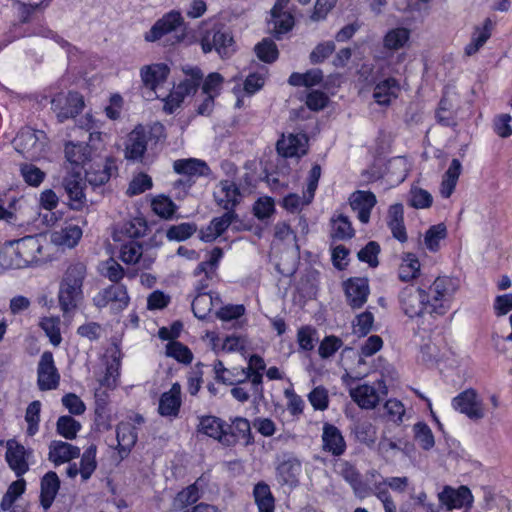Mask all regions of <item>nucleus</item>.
Masks as SVG:
<instances>
[{"instance_id":"obj_1","label":"nucleus","mask_w":512,"mask_h":512,"mask_svg":"<svg viewBox=\"0 0 512 512\" xmlns=\"http://www.w3.org/2000/svg\"><path fill=\"white\" fill-rule=\"evenodd\" d=\"M458 281L450 277H438L424 290L415 285H408L399 294L403 312L410 318L445 315L451 308L452 299L458 290Z\"/></svg>"},{"instance_id":"obj_2","label":"nucleus","mask_w":512,"mask_h":512,"mask_svg":"<svg viewBox=\"0 0 512 512\" xmlns=\"http://www.w3.org/2000/svg\"><path fill=\"white\" fill-rule=\"evenodd\" d=\"M86 277V266L75 262L68 266L63 274L58 299L64 314L74 311L83 300V282Z\"/></svg>"},{"instance_id":"obj_3","label":"nucleus","mask_w":512,"mask_h":512,"mask_svg":"<svg viewBox=\"0 0 512 512\" xmlns=\"http://www.w3.org/2000/svg\"><path fill=\"white\" fill-rule=\"evenodd\" d=\"M18 153L29 160H37L43 156L48 146V138L42 130L30 127L22 128L13 140Z\"/></svg>"},{"instance_id":"obj_4","label":"nucleus","mask_w":512,"mask_h":512,"mask_svg":"<svg viewBox=\"0 0 512 512\" xmlns=\"http://www.w3.org/2000/svg\"><path fill=\"white\" fill-rule=\"evenodd\" d=\"M183 71L190 78L180 82L165 98L164 110L168 113H173L186 96L194 94L202 81L203 74L198 67L184 68Z\"/></svg>"},{"instance_id":"obj_5","label":"nucleus","mask_w":512,"mask_h":512,"mask_svg":"<svg viewBox=\"0 0 512 512\" xmlns=\"http://www.w3.org/2000/svg\"><path fill=\"white\" fill-rule=\"evenodd\" d=\"M350 397L362 409H374L380 402L381 397L387 395V387L382 380L372 385L362 384L350 389Z\"/></svg>"},{"instance_id":"obj_6","label":"nucleus","mask_w":512,"mask_h":512,"mask_svg":"<svg viewBox=\"0 0 512 512\" xmlns=\"http://www.w3.org/2000/svg\"><path fill=\"white\" fill-rule=\"evenodd\" d=\"M129 301L128 292L123 285H110L93 298V302L98 308L109 307L113 313L124 310Z\"/></svg>"},{"instance_id":"obj_7","label":"nucleus","mask_w":512,"mask_h":512,"mask_svg":"<svg viewBox=\"0 0 512 512\" xmlns=\"http://www.w3.org/2000/svg\"><path fill=\"white\" fill-rule=\"evenodd\" d=\"M52 109L60 122L75 117L84 107L83 97L77 92L58 94L51 101Z\"/></svg>"},{"instance_id":"obj_8","label":"nucleus","mask_w":512,"mask_h":512,"mask_svg":"<svg viewBox=\"0 0 512 512\" xmlns=\"http://www.w3.org/2000/svg\"><path fill=\"white\" fill-rule=\"evenodd\" d=\"M161 129V125H155L151 130H146L143 126H137L128 136L125 157L129 160H141L147 150L152 131H160Z\"/></svg>"},{"instance_id":"obj_9","label":"nucleus","mask_w":512,"mask_h":512,"mask_svg":"<svg viewBox=\"0 0 512 512\" xmlns=\"http://www.w3.org/2000/svg\"><path fill=\"white\" fill-rule=\"evenodd\" d=\"M233 38L228 32L218 29H211L205 33L201 39V47L204 53H209L213 49L222 57H229L233 49Z\"/></svg>"},{"instance_id":"obj_10","label":"nucleus","mask_w":512,"mask_h":512,"mask_svg":"<svg viewBox=\"0 0 512 512\" xmlns=\"http://www.w3.org/2000/svg\"><path fill=\"white\" fill-rule=\"evenodd\" d=\"M60 375L54 364L53 354L49 351L41 355L37 369V384L41 391L56 389Z\"/></svg>"},{"instance_id":"obj_11","label":"nucleus","mask_w":512,"mask_h":512,"mask_svg":"<svg viewBox=\"0 0 512 512\" xmlns=\"http://www.w3.org/2000/svg\"><path fill=\"white\" fill-rule=\"evenodd\" d=\"M452 405L471 420H480L485 416L482 401L473 389H467L456 396Z\"/></svg>"},{"instance_id":"obj_12","label":"nucleus","mask_w":512,"mask_h":512,"mask_svg":"<svg viewBox=\"0 0 512 512\" xmlns=\"http://www.w3.org/2000/svg\"><path fill=\"white\" fill-rule=\"evenodd\" d=\"M13 241L19 258L18 261L24 262V268L39 262L42 255L39 236H26Z\"/></svg>"},{"instance_id":"obj_13","label":"nucleus","mask_w":512,"mask_h":512,"mask_svg":"<svg viewBox=\"0 0 512 512\" xmlns=\"http://www.w3.org/2000/svg\"><path fill=\"white\" fill-rule=\"evenodd\" d=\"M438 499L447 510L461 507L470 508L473 503V495L467 486H460L457 489L445 486L438 494Z\"/></svg>"},{"instance_id":"obj_14","label":"nucleus","mask_w":512,"mask_h":512,"mask_svg":"<svg viewBox=\"0 0 512 512\" xmlns=\"http://www.w3.org/2000/svg\"><path fill=\"white\" fill-rule=\"evenodd\" d=\"M214 198L223 209L234 211V208L241 202L242 194L234 181L225 179L216 186Z\"/></svg>"},{"instance_id":"obj_15","label":"nucleus","mask_w":512,"mask_h":512,"mask_svg":"<svg viewBox=\"0 0 512 512\" xmlns=\"http://www.w3.org/2000/svg\"><path fill=\"white\" fill-rule=\"evenodd\" d=\"M182 25L183 17L181 13L174 10L170 11L156 21L151 29L145 33L144 38L148 42H155Z\"/></svg>"},{"instance_id":"obj_16","label":"nucleus","mask_w":512,"mask_h":512,"mask_svg":"<svg viewBox=\"0 0 512 512\" xmlns=\"http://www.w3.org/2000/svg\"><path fill=\"white\" fill-rule=\"evenodd\" d=\"M223 256V251L215 247L209 254L206 261H202L194 271L196 277H200L196 284V290L200 293L209 286L210 280L215 276L219 261Z\"/></svg>"},{"instance_id":"obj_17","label":"nucleus","mask_w":512,"mask_h":512,"mask_svg":"<svg viewBox=\"0 0 512 512\" xmlns=\"http://www.w3.org/2000/svg\"><path fill=\"white\" fill-rule=\"evenodd\" d=\"M62 185L69 197L71 208L75 210L81 209L86 201L83 192L85 184L81 176V171H72L71 174L65 176Z\"/></svg>"},{"instance_id":"obj_18","label":"nucleus","mask_w":512,"mask_h":512,"mask_svg":"<svg viewBox=\"0 0 512 512\" xmlns=\"http://www.w3.org/2000/svg\"><path fill=\"white\" fill-rule=\"evenodd\" d=\"M345 294L348 304L353 309L361 308L369 295V284L367 278H351L345 283Z\"/></svg>"},{"instance_id":"obj_19","label":"nucleus","mask_w":512,"mask_h":512,"mask_svg":"<svg viewBox=\"0 0 512 512\" xmlns=\"http://www.w3.org/2000/svg\"><path fill=\"white\" fill-rule=\"evenodd\" d=\"M349 203L360 222L366 224L369 222L371 210L376 205V196L370 191L358 190L349 197Z\"/></svg>"},{"instance_id":"obj_20","label":"nucleus","mask_w":512,"mask_h":512,"mask_svg":"<svg viewBox=\"0 0 512 512\" xmlns=\"http://www.w3.org/2000/svg\"><path fill=\"white\" fill-rule=\"evenodd\" d=\"M29 452L26 451L23 445L19 444L15 440H9L7 442L6 460L9 467L16 473L17 476L25 474L28 469L27 459Z\"/></svg>"},{"instance_id":"obj_21","label":"nucleus","mask_w":512,"mask_h":512,"mask_svg":"<svg viewBox=\"0 0 512 512\" xmlns=\"http://www.w3.org/2000/svg\"><path fill=\"white\" fill-rule=\"evenodd\" d=\"M169 72V67L166 64L156 63L142 67L140 75L143 85L159 98L156 88L166 81Z\"/></svg>"},{"instance_id":"obj_22","label":"nucleus","mask_w":512,"mask_h":512,"mask_svg":"<svg viewBox=\"0 0 512 512\" xmlns=\"http://www.w3.org/2000/svg\"><path fill=\"white\" fill-rule=\"evenodd\" d=\"M181 386L174 383L159 399L158 412L163 417H177L181 407Z\"/></svg>"},{"instance_id":"obj_23","label":"nucleus","mask_w":512,"mask_h":512,"mask_svg":"<svg viewBox=\"0 0 512 512\" xmlns=\"http://www.w3.org/2000/svg\"><path fill=\"white\" fill-rule=\"evenodd\" d=\"M117 173L115 160L107 158L102 164L91 166L86 170V181L94 186H101Z\"/></svg>"},{"instance_id":"obj_24","label":"nucleus","mask_w":512,"mask_h":512,"mask_svg":"<svg viewBox=\"0 0 512 512\" xmlns=\"http://www.w3.org/2000/svg\"><path fill=\"white\" fill-rule=\"evenodd\" d=\"M307 138L304 134H289L277 142V151L284 157H294L304 155L306 153L305 145Z\"/></svg>"},{"instance_id":"obj_25","label":"nucleus","mask_w":512,"mask_h":512,"mask_svg":"<svg viewBox=\"0 0 512 512\" xmlns=\"http://www.w3.org/2000/svg\"><path fill=\"white\" fill-rule=\"evenodd\" d=\"M80 449L63 441H52L49 445L48 459L56 466L70 462L79 457Z\"/></svg>"},{"instance_id":"obj_26","label":"nucleus","mask_w":512,"mask_h":512,"mask_svg":"<svg viewBox=\"0 0 512 512\" xmlns=\"http://www.w3.org/2000/svg\"><path fill=\"white\" fill-rule=\"evenodd\" d=\"M177 174L192 177L208 176L211 172L207 163L197 158L178 159L173 163Z\"/></svg>"},{"instance_id":"obj_27","label":"nucleus","mask_w":512,"mask_h":512,"mask_svg":"<svg viewBox=\"0 0 512 512\" xmlns=\"http://www.w3.org/2000/svg\"><path fill=\"white\" fill-rule=\"evenodd\" d=\"M198 431L222 443H231L229 434L225 431L223 423L219 418L214 416L202 417L198 425Z\"/></svg>"},{"instance_id":"obj_28","label":"nucleus","mask_w":512,"mask_h":512,"mask_svg":"<svg viewBox=\"0 0 512 512\" xmlns=\"http://www.w3.org/2000/svg\"><path fill=\"white\" fill-rule=\"evenodd\" d=\"M323 448L335 456H340L345 451V441L341 432L333 425L326 424L323 428Z\"/></svg>"},{"instance_id":"obj_29","label":"nucleus","mask_w":512,"mask_h":512,"mask_svg":"<svg viewBox=\"0 0 512 512\" xmlns=\"http://www.w3.org/2000/svg\"><path fill=\"white\" fill-rule=\"evenodd\" d=\"M59 488L60 480L57 474L53 471L46 473L41 480L40 495V502L45 510L51 507Z\"/></svg>"},{"instance_id":"obj_30","label":"nucleus","mask_w":512,"mask_h":512,"mask_svg":"<svg viewBox=\"0 0 512 512\" xmlns=\"http://www.w3.org/2000/svg\"><path fill=\"white\" fill-rule=\"evenodd\" d=\"M493 23L490 18H486L482 26H476L472 33L471 41L465 47V54L472 56L476 54L481 47L491 37Z\"/></svg>"},{"instance_id":"obj_31","label":"nucleus","mask_w":512,"mask_h":512,"mask_svg":"<svg viewBox=\"0 0 512 512\" xmlns=\"http://www.w3.org/2000/svg\"><path fill=\"white\" fill-rule=\"evenodd\" d=\"M400 85L394 78H387L376 84L373 92L375 101L380 105H388L392 99L397 98Z\"/></svg>"},{"instance_id":"obj_32","label":"nucleus","mask_w":512,"mask_h":512,"mask_svg":"<svg viewBox=\"0 0 512 512\" xmlns=\"http://www.w3.org/2000/svg\"><path fill=\"white\" fill-rule=\"evenodd\" d=\"M236 214L234 211L226 210L221 217L214 218L205 232H202L201 239L204 241H212L219 237L235 220Z\"/></svg>"},{"instance_id":"obj_33","label":"nucleus","mask_w":512,"mask_h":512,"mask_svg":"<svg viewBox=\"0 0 512 512\" xmlns=\"http://www.w3.org/2000/svg\"><path fill=\"white\" fill-rule=\"evenodd\" d=\"M65 157L72 171H81L82 165L90 157V151L87 145L68 143L65 146Z\"/></svg>"},{"instance_id":"obj_34","label":"nucleus","mask_w":512,"mask_h":512,"mask_svg":"<svg viewBox=\"0 0 512 512\" xmlns=\"http://www.w3.org/2000/svg\"><path fill=\"white\" fill-rule=\"evenodd\" d=\"M82 237V230L78 225L67 224L52 234V241L57 245L74 247Z\"/></svg>"},{"instance_id":"obj_35","label":"nucleus","mask_w":512,"mask_h":512,"mask_svg":"<svg viewBox=\"0 0 512 512\" xmlns=\"http://www.w3.org/2000/svg\"><path fill=\"white\" fill-rule=\"evenodd\" d=\"M461 171V162L458 159H453L441 182L440 194L442 197L449 198L454 192Z\"/></svg>"},{"instance_id":"obj_36","label":"nucleus","mask_w":512,"mask_h":512,"mask_svg":"<svg viewBox=\"0 0 512 512\" xmlns=\"http://www.w3.org/2000/svg\"><path fill=\"white\" fill-rule=\"evenodd\" d=\"M119 453L127 455L137 441L135 427L129 423H120L116 429Z\"/></svg>"},{"instance_id":"obj_37","label":"nucleus","mask_w":512,"mask_h":512,"mask_svg":"<svg viewBox=\"0 0 512 512\" xmlns=\"http://www.w3.org/2000/svg\"><path fill=\"white\" fill-rule=\"evenodd\" d=\"M410 38V30L399 27L389 30L383 39V46L387 50L395 51L403 48Z\"/></svg>"},{"instance_id":"obj_38","label":"nucleus","mask_w":512,"mask_h":512,"mask_svg":"<svg viewBox=\"0 0 512 512\" xmlns=\"http://www.w3.org/2000/svg\"><path fill=\"white\" fill-rule=\"evenodd\" d=\"M253 495L259 512H274V497L266 483H257L254 487Z\"/></svg>"},{"instance_id":"obj_39","label":"nucleus","mask_w":512,"mask_h":512,"mask_svg":"<svg viewBox=\"0 0 512 512\" xmlns=\"http://www.w3.org/2000/svg\"><path fill=\"white\" fill-rule=\"evenodd\" d=\"M420 271V263L414 254L407 253L402 258V263L399 266V278L402 281L408 282L416 278Z\"/></svg>"},{"instance_id":"obj_40","label":"nucleus","mask_w":512,"mask_h":512,"mask_svg":"<svg viewBox=\"0 0 512 512\" xmlns=\"http://www.w3.org/2000/svg\"><path fill=\"white\" fill-rule=\"evenodd\" d=\"M300 465L292 462H283L277 468V479L282 485L290 487L298 483Z\"/></svg>"},{"instance_id":"obj_41","label":"nucleus","mask_w":512,"mask_h":512,"mask_svg":"<svg viewBox=\"0 0 512 512\" xmlns=\"http://www.w3.org/2000/svg\"><path fill=\"white\" fill-rule=\"evenodd\" d=\"M18 259L14 241L5 243L0 250V266L5 269L24 268V262L18 261Z\"/></svg>"},{"instance_id":"obj_42","label":"nucleus","mask_w":512,"mask_h":512,"mask_svg":"<svg viewBox=\"0 0 512 512\" xmlns=\"http://www.w3.org/2000/svg\"><path fill=\"white\" fill-rule=\"evenodd\" d=\"M20 174L24 182L32 187L40 186L46 177L44 171L31 163H22L20 165Z\"/></svg>"},{"instance_id":"obj_43","label":"nucleus","mask_w":512,"mask_h":512,"mask_svg":"<svg viewBox=\"0 0 512 512\" xmlns=\"http://www.w3.org/2000/svg\"><path fill=\"white\" fill-rule=\"evenodd\" d=\"M408 203L416 209L429 208L433 203V197L430 192L418 186H412L409 191Z\"/></svg>"},{"instance_id":"obj_44","label":"nucleus","mask_w":512,"mask_h":512,"mask_svg":"<svg viewBox=\"0 0 512 512\" xmlns=\"http://www.w3.org/2000/svg\"><path fill=\"white\" fill-rule=\"evenodd\" d=\"M273 24V30L277 35L288 32L294 24L293 16L284 11L271 10V21Z\"/></svg>"},{"instance_id":"obj_45","label":"nucleus","mask_w":512,"mask_h":512,"mask_svg":"<svg viewBox=\"0 0 512 512\" xmlns=\"http://www.w3.org/2000/svg\"><path fill=\"white\" fill-rule=\"evenodd\" d=\"M198 481L199 480H197L194 484L189 485L187 488L183 489L177 494L174 500L175 508L182 509L196 503L199 500L200 492L198 488Z\"/></svg>"},{"instance_id":"obj_46","label":"nucleus","mask_w":512,"mask_h":512,"mask_svg":"<svg viewBox=\"0 0 512 512\" xmlns=\"http://www.w3.org/2000/svg\"><path fill=\"white\" fill-rule=\"evenodd\" d=\"M213 305L211 294L200 292L192 302V310L197 318L204 319L212 311Z\"/></svg>"},{"instance_id":"obj_47","label":"nucleus","mask_w":512,"mask_h":512,"mask_svg":"<svg viewBox=\"0 0 512 512\" xmlns=\"http://www.w3.org/2000/svg\"><path fill=\"white\" fill-rule=\"evenodd\" d=\"M57 432L66 439L72 440L81 429V424L73 417L65 415L57 420Z\"/></svg>"},{"instance_id":"obj_48","label":"nucleus","mask_w":512,"mask_h":512,"mask_svg":"<svg viewBox=\"0 0 512 512\" xmlns=\"http://www.w3.org/2000/svg\"><path fill=\"white\" fill-rule=\"evenodd\" d=\"M96 463V446H89L83 453L80 461V474L83 480H88L95 471Z\"/></svg>"},{"instance_id":"obj_49","label":"nucleus","mask_w":512,"mask_h":512,"mask_svg":"<svg viewBox=\"0 0 512 512\" xmlns=\"http://www.w3.org/2000/svg\"><path fill=\"white\" fill-rule=\"evenodd\" d=\"M166 354L169 357L176 359L178 362L189 364L193 359V354L190 349L184 344L177 341H170L166 345Z\"/></svg>"},{"instance_id":"obj_50","label":"nucleus","mask_w":512,"mask_h":512,"mask_svg":"<svg viewBox=\"0 0 512 512\" xmlns=\"http://www.w3.org/2000/svg\"><path fill=\"white\" fill-rule=\"evenodd\" d=\"M447 235L446 226L443 223L431 226L425 233L424 242L430 251H437L439 242Z\"/></svg>"},{"instance_id":"obj_51","label":"nucleus","mask_w":512,"mask_h":512,"mask_svg":"<svg viewBox=\"0 0 512 512\" xmlns=\"http://www.w3.org/2000/svg\"><path fill=\"white\" fill-rule=\"evenodd\" d=\"M25 490V481L24 480H17L14 481L7 489L6 493L4 494L1 503H0V509L2 511L9 510L16 499L23 494Z\"/></svg>"},{"instance_id":"obj_52","label":"nucleus","mask_w":512,"mask_h":512,"mask_svg":"<svg viewBox=\"0 0 512 512\" xmlns=\"http://www.w3.org/2000/svg\"><path fill=\"white\" fill-rule=\"evenodd\" d=\"M142 246L135 240H129L124 243L120 250V257L127 264H136L142 257Z\"/></svg>"},{"instance_id":"obj_53","label":"nucleus","mask_w":512,"mask_h":512,"mask_svg":"<svg viewBox=\"0 0 512 512\" xmlns=\"http://www.w3.org/2000/svg\"><path fill=\"white\" fill-rule=\"evenodd\" d=\"M332 237L335 239L343 240L351 238L354 235V229L348 217L340 214L332 223Z\"/></svg>"},{"instance_id":"obj_54","label":"nucleus","mask_w":512,"mask_h":512,"mask_svg":"<svg viewBox=\"0 0 512 512\" xmlns=\"http://www.w3.org/2000/svg\"><path fill=\"white\" fill-rule=\"evenodd\" d=\"M255 52L258 58L264 62L271 63L278 58V49L273 40L263 39L255 46Z\"/></svg>"},{"instance_id":"obj_55","label":"nucleus","mask_w":512,"mask_h":512,"mask_svg":"<svg viewBox=\"0 0 512 512\" xmlns=\"http://www.w3.org/2000/svg\"><path fill=\"white\" fill-rule=\"evenodd\" d=\"M197 230V227L193 223H181L179 225L171 226L166 236L169 240L184 241L191 237Z\"/></svg>"},{"instance_id":"obj_56","label":"nucleus","mask_w":512,"mask_h":512,"mask_svg":"<svg viewBox=\"0 0 512 512\" xmlns=\"http://www.w3.org/2000/svg\"><path fill=\"white\" fill-rule=\"evenodd\" d=\"M414 433L416 441L423 449L429 450L434 446V436L431 429L425 423H416L414 425Z\"/></svg>"},{"instance_id":"obj_57","label":"nucleus","mask_w":512,"mask_h":512,"mask_svg":"<svg viewBox=\"0 0 512 512\" xmlns=\"http://www.w3.org/2000/svg\"><path fill=\"white\" fill-rule=\"evenodd\" d=\"M153 211L162 218H170L175 210L176 205L166 196H158L152 201Z\"/></svg>"},{"instance_id":"obj_58","label":"nucleus","mask_w":512,"mask_h":512,"mask_svg":"<svg viewBox=\"0 0 512 512\" xmlns=\"http://www.w3.org/2000/svg\"><path fill=\"white\" fill-rule=\"evenodd\" d=\"M40 407L41 404L39 401H33L28 405L26 409L25 420L28 423L27 433L30 436H33L38 430V423L40 420Z\"/></svg>"},{"instance_id":"obj_59","label":"nucleus","mask_w":512,"mask_h":512,"mask_svg":"<svg viewBox=\"0 0 512 512\" xmlns=\"http://www.w3.org/2000/svg\"><path fill=\"white\" fill-rule=\"evenodd\" d=\"M147 224L142 218H134L133 220L124 224L122 232L130 238V240H134L136 238L142 237L146 234Z\"/></svg>"},{"instance_id":"obj_60","label":"nucleus","mask_w":512,"mask_h":512,"mask_svg":"<svg viewBox=\"0 0 512 512\" xmlns=\"http://www.w3.org/2000/svg\"><path fill=\"white\" fill-rule=\"evenodd\" d=\"M42 329L45 331L46 335L49 337L50 342L54 346H58L62 340L60 329H59V320L57 318H44L40 323Z\"/></svg>"},{"instance_id":"obj_61","label":"nucleus","mask_w":512,"mask_h":512,"mask_svg":"<svg viewBox=\"0 0 512 512\" xmlns=\"http://www.w3.org/2000/svg\"><path fill=\"white\" fill-rule=\"evenodd\" d=\"M380 246L375 241H370L367 245L358 252V259L362 262L368 263L371 267L378 265V254Z\"/></svg>"},{"instance_id":"obj_62","label":"nucleus","mask_w":512,"mask_h":512,"mask_svg":"<svg viewBox=\"0 0 512 512\" xmlns=\"http://www.w3.org/2000/svg\"><path fill=\"white\" fill-rule=\"evenodd\" d=\"M374 317L369 311H365L359 314L353 322V331L359 336L367 335L373 325Z\"/></svg>"},{"instance_id":"obj_63","label":"nucleus","mask_w":512,"mask_h":512,"mask_svg":"<svg viewBox=\"0 0 512 512\" xmlns=\"http://www.w3.org/2000/svg\"><path fill=\"white\" fill-rule=\"evenodd\" d=\"M342 346V340L336 336L325 337L319 346L318 352L321 358L331 357Z\"/></svg>"},{"instance_id":"obj_64","label":"nucleus","mask_w":512,"mask_h":512,"mask_svg":"<svg viewBox=\"0 0 512 512\" xmlns=\"http://www.w3.org/2000/svg\"><path fill=\"white\" fill-rule=\"evenodd\" d=\"M152 187V179L147 174H139L130 182L127 193L131 196L138 195Z\"/></svg>"}]
</instances>
